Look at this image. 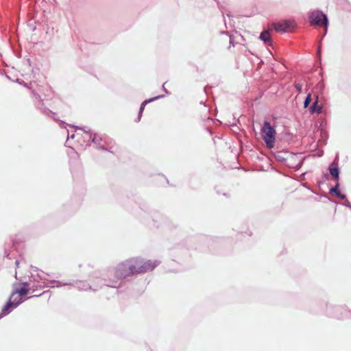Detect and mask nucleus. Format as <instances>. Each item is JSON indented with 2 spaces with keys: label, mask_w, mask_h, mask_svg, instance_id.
<instances>
[{
  "label": "nucleus",
  "mask_w": 351,
  "mask_h": 351,
  "mask_svg": "<svg viewBox=\"0 0 351 351\" xmlns=\"http://www.w3.org/2000/svg\"><path fill=\"white\" fill-rule=\"evenodd\" d=\"M330 193L335 194L341 199H343L346 197L345 195L341 194L339 191V183H337V184L330 189Z\"/></svg>",
  "instance_id": "9b49d317"
},
{
  "label": "nucleus",
  "mask_w": 351,
  "mask_h": 351,
  "mask_svg": "<svg viewBox=\"0 0 351 351\" xmlns=\"http://www.w3.org/2000/svg\"><path fill=\"white\" fill-rule=\"evenodd\" d=\"M12 291L15 292V293H19L21 297H23L29 293V289L27 283H23L15 286Z\"/></svg>",
  "instance_id": "20e7f679"
},
{
  "label": "nucleus",
  "mask_w": 351,
  "mask_h": 351,
  "mask_svg": "<svg viewBox=\"0 0 351 351\" xmlns=\"http://www.w3.org/2000/svg\"><path fill=\"white\" fill-rule=\"evenodd\" d=\"M322 104L319 103L318 96L316 95L315 101L313 102V105L309 108V112L311 114H313V113L319 114L322 112Z\"/></svg>",
  "instance_id": "423d86ee"
},
{
  "label": "nucleus",
  "mask_w": 351,
  "mask_h": 351,
  "mask_svg": "<svg viewBox=\"0 0 351 351\" xmlns=\"http://www.w3.org/2000/svg\"><path fill=\"white\" fill-rule=\"evenodd\" d=\"M129 260L134 275L152 271L159 264L158 261L156 260H146L140 257Z\"/></svg>",
  "instance_id": "f257e3e1"
},
{
  "label": "nucleus",
  "mask_w": 351,
  "mask_h": 351,
  "mask_svg": "<svg viewBox=\"0 0 351 351\" xmlns=\"http://www.w3.org/2000/svg\"><path fill=\"white\" fill-rule=\"evenodd\" d=\"M263 140L265 141L267 146L269 148H272L274 145V141H275V136H263Z\"/></svg>",
  "instance_id": "9d476101"
},
{
  "label": "nucleus",
  "mask_w": 351,
  "mask_h": 351,
  "mask_svg": "<svg viewBox=\"0 0 351 351\" xmlns=\"http://www.w3.org/2000/svg\"><path fill=\"white\" fill-rule=\"evenodd\" d=\"M272 26L276 32H285V26L284 24L280 23H273Z\"/></svg>",
  "instance_id": "ddd939ff"
},
{
  "label": "nucleus",
  "mask_w": 351,
  "mask_h": 351,
  "mask_svg": "<svg viewBox=\"0 0 351 351\" xmlns=\"http://www.w3.org/2000/svg\"><path fill=\"white\" fill-rule=\"evenodd\" d=\"M22 298L23 297H21L19 293H15V292L12 291L9 300L16 307L19 304H21L23 302Z\"/></svg>",
  "instance_id": "6e6552de"
},
{
  "label": "nucleus",
  "mask_w": 351,
  "mask_h": 351,
  "mask_svg": "<svg viewBox=\"0 0 351 351\" xmlns=\"http://www.w3.org/2000/svg\"><path fill=\"white\" fill-rule=\"evenodd\" d=\"M302 84H295V88L296 89L298 90V92H301L302 90Z\"/></svg>",
  "instance_id": "a211bd4d"
},
{
  "label": "nucleus",
  "mask_w": 351,
  "mask_h": 351,
  "mask_svg": "<svg viewBox=\"0 0 351 351\" xmlns=\"http://www.w3.org/2000/svg\"><path fill=\"white\" fill-rule=\"evenodd\" d=\"M130 265L129 259L119 263L113 271L114 277L118 280H121L134 275Z\"/></svg>",
  "instance_id": "f03ea898"
},
{
  "label": "nucleus",
  "mask_w": 351,
  "mask_h": 351,
  "mask_svg": "<svg viewBox=\"0 0 351 351\" xmlns=\"http://www.w3.org/2000/svg\"><path fill=\"white\" fill-rule=\"evenodd\" d=\"M270 29L265 30L261 32L259 38L262 40L265 43L269 44L270 43Z\"/></svg>",
  "instance_id": "1a4fd4ad"
},
{
  "label": "nucleus",
  "mask_w": 351,
  "mask_h": 351,
  "mask_svg": "<svg viewBox=\"0 0 351 351\" xmlns=\"http://www.w3.org/2000/svg\"><path fill=\"white\" fill-rule=\"evenodd\" d=\"M310 21L313 25L324 26L325 28H327L328 19L326 16L322 12L319 11L313 12L310 16Z\"/></svg>",
  "instance_id": "7ed1b4c3"
},
{
  "label": "nucleus",
  "mask_w": 351,
  "mask_h": 351,
  "mask_svg": "<svg viewBox=\"0 0 351 351\" xmlns=\"http://www.w3.org/2000/svg\"><path fill=\"white\" fill-rule=\"evenodd\" d=\"M297 25L294 20H287V32H293Z\"/></svg>",
  "instance_id": "f8f14e48"
},
{
  "label": "nucleus",
  "mask_w": 351,
  "mask_h": 351,
  "mask_svg": "<svg viewBox=\"0 0 351 351\" xmlns=\"http://www.w3.org/2000/svg\"><path fill=\"white\" fill-rule=\"evenodd\" d=\"M90 138H92V141L95 143H99V141H101V138L96 134H94L93 136H90Z\"/></svg>",
  "instance_id": "f3484780"
},
{
  "label": "nucleus",
  "mask_w": 351,
  "mask_h": 351,
  "mask_svg": "<svg viewBox=\"0 0 351 351\" xmlns=\"http://www.w3.org/2000/svg\"><path fill=\"white\" fill-rule=\"evenodd\" d=\"M153 99H149V100H145V101H144L141 104V108H140V110H139V114H140V115H141V113L143 112V110H144V108H145V105H146L148 102H149V101H152Z\"/></svg>",
  "instance_id": "dca6fc26"
},
{
  "label": "nucleus",
  "mask_w": 351,
  "mask_h": 351,
  "mask_svg": "<svg viewBox=\"0 0 351 351\" xmlns=\"http://www.w3.org/2000/svg\"><path fill=\"white\" fill-rule=\"evenodd\" d=\"M262 137L263 136H271L275 134L274 129L270 125V124L265 121L261 130Z\"/></svg>",
  "instance_id": "39448f33"
},
{
  "label": "nucleus",
  "mask_w": 351,
  "mask_h": 351,
  "mask_svg": "<svg viewBox=\"0 0 351 351\" xmlns=\"http://www.w3.org/2000/svg\"><path fill=\"white\" fill-rule=\"evenodd\" d=\"M312 101L311 95L309 93L307 97H306V99L304 103V108H307L311 102Z\"/></svg>",
  "instance_id": "2eb2a0df"
},
{
  "label": "nucleus",
  "mask_w": 351,
  "mask_h": 351,
  "mask_svg": "<svg viewBox=\"0 0 351 351\" xmlns=\"http://www.w3.org/2000/svg\"><path fill=\"white\" fill-rule=\"evenodd\" d=\"M329 171L330 175L334 178V179L338 181L339 178V171L337 167V165L335 162H332L329 167Z\"/></svg>",
  "instance_id": "0eeeda50"
},
{
  "label": "nucleus",
  "mask_w": 351,
  "mask_h": 351,
  "mask_svg": "<svg viewBox=\"0 0 351 351\" xmlns=\"http://www.w3.org/2000/svg\"><path fill=\"white\" fill-rule=\"evenodd\" d=\"M16 308V306L12 304V302L9 300L8 303L6 304L5 306H4V307L2 309V314H5L7 313L8 311H9V310L10 308Z\"/></svg>",
  "instance_id": "4468645a"
}]
</instances>
